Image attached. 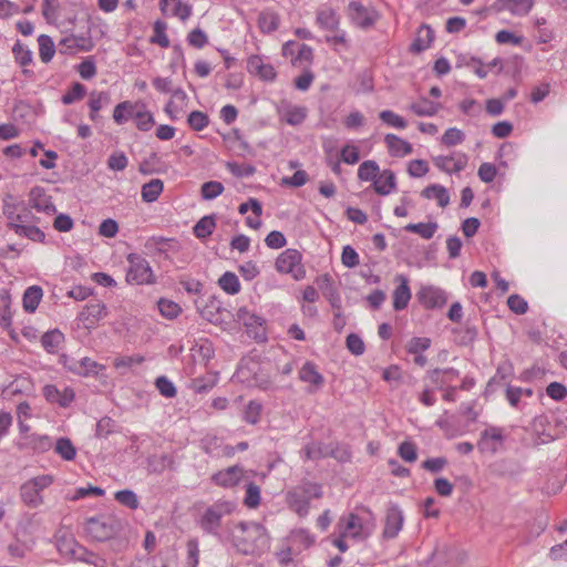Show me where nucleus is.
<instances>
[{
	"label": "nucleus",
	"mask_w": 567,
	"mask_h": 567,
	"mask_svg": "<svg viewBox=\"0 0 567 567\" xmlns=\"http://www.w3.org/2000/svg\"><path fill=\"white\" fill-rule=\"evenodd\" d=\"M228 171L236 177H249L255 174L256 167L251 164L227 163Z\"/></svg>",
	"instance_id": "e2e57ef3"
},
{
	"label": "nucleus",
	"mask_w": 567,
	"mask_h": 567,
	"mask_svg": "<svg viewBox=\"0 0 567 567\" xmlns=\"http://www.w3.org/2000/svg\"><path fill=\"white\" fill-rule=\"evenodd\" d=\"M63 341L64 334L58 329L45 332L41 338V344L49 353H55Z\"/></svg>",
	"instance_id": "c9c22d12"
},
{
	"label": "nucleus",
	"mask_w": 567,
	"mask_h": 567,
	"mask_svg": "<svg viewBox=\"0 0 567 567\" xmlns=\"http://www.w3.org/2000/svg\"><path fill=\"white\" fill-rule=\"evenodd\" d=\"M298 377L300 381L308 383L307 393L309 394L318 392L324 383L323 375L312 361L305 362L298 372Z\"/></svg>",
	"instance_id": "1a4fd4ad"
},
{
	"label": "nucleus",
	"mask_w": 567,
	"mask_h": 567,
	"mask_svg": "<svg viewBox=\"0 0 567 567\" xmlns=\"http://www.w3.org/2000/svg\"><path fill=\"white\" fill-rule=\"evenodd\" d=\"M111 102L110 94L107 92L93 91L90 94L89 107L90 111L99 112L104 105H107Z\"/></svg>",
	"instance_id": "bf43d9fd"
},
{
	"label": "nucleus",
	"mask_w": 567,
	"mask_h": 567,
	"mask_svg": "<svg viewBox=\"0 0 567 567\" xmlns=\"http://www.w3.org/2000/svg\"><path fill=\"white\" fill-rule=\"evenodd\" d=\"M503 8L509 10L513 14L525 16L527 14L533 6L534 0H501Z\"/></svg>",
	"instance_id": "79ce46f5"
},
{
	"label": "nucleus",
	"mask_w": 567,
	"mask_h": 567,
	"mask_svg": "<svg viewBox=\"0 0 567 567\" xmlns=\"http://www.w3.org/2000/svg\"><path fill=\"white\" fill-rule=\"evenodd\" d=\"M80 555L78 557L79 561L92 565L94 567H107V558L101 556L97 553L91 551L87 548L83 547V549H79Z\"/></svg>",
	"instance_id": "c03bdc74"
},
{
	"label": "nucleus",
	"mask_w": 567,
	"mask_h": 567,
	"mask_svg": "<svg viewBox=\"0 0 567 567\" xmlns=\"http://www.w3.org/2000/svg\"><path fill=\"white\" fill-rule=\"evenodd\" d=\"M127 530V523L113 515L90 517L84 523L85 534L95 542H106L120 532Z\"/></svg>",
	"instance_id": "f257e3e1"
},
{
	"label": "nucleus",
	"mask_w": 567,
	"mask_h": 567,
	"mask_svg": "<svg viewBox=\"0 0 567 567\" xmlns=\"http://www.w3.org/2000/svg\"><path fill=\"white\" fill-rule=\"evenodd\" d=\"M398 454L405 462H415L417 458L416 445L411 441H404L399 445Z\"/></svg>",
	"instance_id": "0e129e2a"
},
{
	"label": "nucleus",
	"mask_w": 567,
	"mask_h": 567,
	"mask_svg": "<svg viewBox=\"0 0 567 567\" xmlns=\"http://www.w3.org/2000/svg\"><path fill=\"white\" fill-rule=\"evenodd\" d=\"M20 496L22 502L30 508H37L43 502L41 493L29 482H25L20 487Z\"/></svg>",
	"instance_id": "c85d7f7f"
},
{
	"label": "nucleus",
	"mask_w": 567,
	"mask_h": 567,
	"mask_svg": "<svg viewBox=\"0 0 567 567\" xmlns=\"http://www.w3.org/2000/svg\"><path fill=\"white\" fill-rule=\"evenodd\" d=\"M27 443L25 444H18V447L20 450H23L24 446L31 447L33 451L37 452H45L51 447V441L47 435H37L32 434L25 437Z\"/></svg>",
	"instance_id": "ea45409f"
},
{
	"label": "nucleus",
	"mask_w": 567,
	"mask_h": 567,
	"mask_svg": "<svg viewBox=\"0 0 567 567\" xmlns=\"http://www.w3.org/2000/svg\"><path fill=\"white\" fill-rule=\"evenodd\" d=\"M11 297L8 291H0V326L8 329L12 323L11 318Z\"/></svg>",
	"instance_id": "4c0bfd02"
},
{
	"label": "nucleus",
	"mask_w": 567,
	"mask_h": 567,
	"mask_svg": "<svg viewBox=\"0 0 567 567\" xmlns=\"http://www.w3.org/2000/svg\"><path fill=\"white\" fill-rule=\"evenodd\" d=\"M349 17L355 25L367 29L377 22L379 13L373 8L364 7L358 1H351L349 3Z\"/></svg>",
	"instance_id": "423d86ee"
},
{
	"label": "nucleus",
	"mask_w": 567,
	"mask_h": 567,
	"mask_svg": "<svg viewBox=\"0 0 567 567\" xmlns=\"http://www.w3.org/2000/svg\"><path fill=\"white\" fill-rule=\"evenodd\" d=\"M55 452L65 461H72L76 455V450L68 437H60L56 441Z\"/></svg>",
	"instance_id": "09e8293b"
},
{
	"label": "nucleus",
	"mask_w": 567,
	"mask_h": 567,
	"mask_svg": "<svg viewBox=\"0 0 567 567\" xmlns=\"http://www.w3.org/2000/svg\"><path fill=\"white\" fill-rule=\"evenodd\" d=\"M106 542H109V549L114 554L123 553L128 548L130 540L126 536V532H120L118 534L110 537Z\"/></svg>",
	"instance_id": "603ef678"
},
{
	"label": "nucleus",
	"mask_w": 567,
	"mask_h": 567,
	"mask_svg": "<svg viewBox=\"0 0 567 567\" xmlns=\"http://www.w3.org/2000/svg\"><path fill=\"white\" fill-rule=\"evenodd\" d=\"M460 375V372L454 368H446V369H433L429 370L426 372V379L430 381V383L440 390H443L445 385L453 382L455 379H457Z\"/></svg>",
	"instance_id": "dca6fc26"
},
{
	"label": "nucleus",
	"mask_w": 567,
	"mask_h": 567,
	"mask_svg": "<svg viewBox=\"0 0 567 567\" xmlns=\"http://www.w3.org/2000/svg\"><path fill=\"white\" fill-rule=\"evenodd\" d=\"M280 18L277 12L262 11L258 16V27L262 33H271L279 27Z\"/></svg>",
	"instance_id": "7c9ffc66"
},
{
	"label": "nucleus",
	"mask_w": 567,
	"mask_h": 567,
	"mask_svg": "<svg viewBox=\"0 0 567 567\" xmlns=\"http://www.w3.org/2000/svg\"><path fill=\"white\" fill-rule=\"evenodd\" d=\"M322 497V486L319 483L302 481L287 493V503L298 516L306 517L310 509L311 499Z\"/></svg>",
	"instance_id": "f03ea898"
},
{
	"label": "nucleus",
	"mask_w": 567,
	"mask_h": 567,
	"mask_svg": "<svg viewBox=\"0 0 567 567\" xmlns=\"http://www.w3.org/2000/svg\"><path fill=\"white\" fill-rule=\"evenodd\" d=\"M380 175V167L375 161L368 159L360 164L358 169V178L362 182H373Z\"/></svg>",
	"instance_id": "473e14b6"
},
{
	"label": "nucleus",
	"mask_w": 567,
	"mask_h": 567,
	"mask_svg": "<svg viewBox=\"0 0 567 567\" xmlns=\"http://www.w3.org/2000/svg\"><path fill=\"white\" fill-rule=\"evenodd\" d=\"M42 296L43 290L40 286H31L27 288L22 298L23 309L29 313H33L38 308Z\"/></svg>",
	"instance_id": "bb28decb"
},
{
	"label": "nucleus",
	"mask_w": 567,
	"mask_h": 567,
	"mask_svg": "<svg viewBox=\"0 0 567 567\" xmlns=\"http://www.w3.org/2000/svg\"><path fill=\"white\" fill-rule=\"evenodd\" d=\"M236 509V503L233 501L219 499L208 506L199 519L200 528L210 535H219L221 519L230 515Z\"/></svg>",
	"instance_id": "7ed1b4c3"
},
{
	"label": "nucleus",
	"mask_w": 567,
	"mask_h": 567,
	"mask_svg": "<svg viewBox=\"0 0 567 567\" xmlns=\"http://www.w3.org/2000/svg\"><path fill=\"white\" fill-rule=\"evenodd\" d=\"M12 53L14 55L16 62L21 66H27L32 62L31 50L24 47L19 40L14 43Z\"/></svg>",
	"instance_id": "6e6d98bb"
},
{
	"label": "nucleus",
	"mask_w": 567,
	"mask_h": 567,
	"mask_svg": "<svg viewBox=\"0 0 567 567\" xmlns=\"http://www.w3.org/2000/svg\"><path fill=\"white\" fill-rule=\"evenodd\" d=\"M384 142L393 156H405L413 152L412 145L395 134H386Z\"/></svg>",
	"instance_id": "5701e85b"
},
{
	"label": "nucleus",
	"mask_w": 567,
	"mask_h": 567,
	"mask_svg": "<svg viewBox=\"0 0 567 567\" xmlns=\"http://www.w3.org/2000/svg\"><path fill=\"white\" fill-rule=\"evenodd\" d=\"M157 307L161 315L167 319L176 318L182 311V308L178 303L164 298H161L157 301Z\"/></svg>",
	"instance_id": "3c124183"
},
{
	"label": "nucleus",
	"mask_w": 567,
	"mask_h": 567,
	"mask_svg": "<svg viewBox=\"0 0 567 567\" xmlns=\"http://www.w3.org/2000/svg\"><path fill=\"white\" fill-rule=\"evenodd\" d=\"M243 533H248L249 536L255 538V542L259 543L260 546L268 544V534L264 525L256 522H240L237 525Z\"/></svg>",
	"instance_id": "412c9836"
},
{
	"label": "nucleus",
	"mask_w": 567,
	"mask_h": 567,
	"mask_svg": "<svg viewBox=\"0 0 567 567\" xmlns=\"http://www.w3.org/2000/svg\"><path fill=\"white\" fill-rule=\"evenodd\" d=\"M155 386L158 392L165 398H174L177 393V390L173 382L168 380L165 375H161L155 380Z\"/></svg>",
	"instance_id": "69168bd1"
},
{
	"label": "nucleus",
	"mask_w": 567,
	"mask_h": 567,
	"mask_svg": "<svg viewBox=\"0 0 567 567\" xmlns=\"http://www.w3.org/2000/svg\"><path fill=\"white\" fill-rule=\"evenodd\" d=\"M504 436L503 431L496 426H488L481 433V439L477 443V447L481 452L495 453L498 446L503 443Z\"/></svg>",
	"instance_id": "f8f14e48"
},
{
	"label": "nucleus",
	"mask_w": 567,
	"mask_h": 567,
	"mask_svg": "<svg viewBox=\"0 0 567 567\" xmlns=\"http://www.w3.org/2000/svg\"><path fill=\"white\" fill-rule=\"evenodd\" d=\"M56 547L61 555L78 560L79 549H83L84 546L80 545L71 535H63L58 538Z\"/></svg>",
	"instance_id": "393cba45"
},
{
	"label": "nucleus",
	"mask_w": 567,
	"mask_h": 567,
	"mask_svg": "<svg viewBox=\"0 0 567 567\" xmlns=\"http://www.w3.org/2000/svg\"><path fill=\"white\" fill-rule=\"evenodd\" d=\"M395 281L399 285L393 291V308L400 311L408 307L411 299V290L409 279L404 275H396Z\"/></svg>",
	"instance_id": "a211bd4d"
},
{
	"label": "nucleus",
	"mask_w": 567,
	"mask_h": 567,
	"mask_svg": "<svg viewBox=\"0 0 567 567\" xmlns=\"http://www.w3.org/2000/svg\"><path fill=\"white\" fill-rule=\"evenodd\" d=\"M65 368L82 377L99 375L100 371L105 370L103 364H100L87 357L80 360H72L70 363L65 361Z\"/></svg>",
	"instance_id": "ddd939ff"
},
{
	"label": "nucleus",
	"mask_w": 567,
	"mask_h": 567,
	"mask_svg": "<svg viewBox=\"0 0 567 567\" xmlns=\"http://www.w3.org/2000/svg\"><path fill=\"white\" fill-rule=\"evenodd\" d=\"M136 113H138L136 104L131 101H124L115 106L113 111V118L115 123L123 124L130 118H135Z\"/></svg>",
	"instance_id": "c756f323"
},
{
	"label": "nucleus",
	"mask_w": 567,
	"mask_h": 567,
	"mask_svg": "<svg viewBox=\"0 0 567 567\" xmlns=\"http://www.w3.org/2000/svg\"><path fill=\"white\" fill-rule=\"evenodd\" d=\"M8 227L19 236H24L33 241L43 243L45 234L37 226L21 225L17 223H9Z\"/></svg>",
	"instance_id": "cd10ccee"
},
{
	"label": "nucleus",
	"mask_w": 567,
	"mask_h": 567,
	"mask_svg": "<svg viewBox=\"0 0 567 567\" xmlns=\"http://www.w3.org/2000/svg\"><path fill=\"white\" fill-rule=\"evenodd\" d=\"M107 316L106 306L99 301H90L84 309L80 312L79 319L83 322H87L86 327L95 324L101 319Z\"/></svg>",
	"instance_id": "6ab92c4d"
},
{
	"label": "nucleus",
	"mask_w": 567,
	"mask_h": 567,
	"mask_svg": "<svg viewBox=\"0 0 567 567\" xmlns=\"http://www.w3.org/2000/svg\"><path fill=\"white\" fill-rule=\"evenodd\" d=\"M317 24L329 31H337L339 27V16L331 8H323L317 11Z\"/></svg>",
	"instance_id": "b1692460"
},
{
	"label": "nucleus",
	"mask_w": 567,
	"mask_h": 567,
	"mask_svg": "<svg viewBox=\"0 0 567 567\" xmlns=\"http://www.w3.org/2000/svg\"><path fill=\"white\" fill-rule=\"evenodd\" d=\"M410 109L417 116H433L437 113L440 104L422 97L419 102L412 103Z\"/></svg>",
	"instance_id": "e433bc0d"
},
{
	"label": "nucleus",
	"mask_w": 567,
	"mask_h": 567,
	"mask_svg": "<svg viewBox=\"0 0 567 567\" xmlns=\"http://www.w3.org/2000/svg\"><path fill=\"white\" fill-rule=\"evenodd\" d=\"M316 284L333 309H341V298L333 278L329 274L317 277Z\"/></svg>",
	"instance_id": "9b49d317"
},
{
	"label": "nucleus",
	"mask_w": 567,
	"mask_h": 567,
	"mask_svg": "<svg viewBox=\"0 0 567 567\" xmlns=\"http://www.w3.org/2000/svg\"><path fill=\"white\" fill-rule=\"evenodd\" d=\"M465 140V134L457 127H450L445 131V133L441 137L442 144L447 147L458 145L463 143Z\"/></svg>",
	"instance_id": "864d4df0"
},
{
	"label": "nucleus",
	"mask_w": 567,
	"mask_h": 567,
	"mask_svg": "<svg viewBox=\"0 0 567 567\" xmlns=\"http://www.w3.org/2000/svg\"><path fill=\"white\" fill-rule=\"evenodd\" d=\"M115 430V422L107 416L102 417L96 423L95 435L96 437L105 439Z\"/></svg>",
	"instance_id": "338daca9"
},
{
	"label": "nucleus",
	"mask_w": 567,
	"mask_h": 567,
	"mask_svg": "<svg viewBox=\"0 0 567 567\" xmlns=\"http://www.w3.org/2000/svg\"><path fill=\"white\" fill-rule=\"evenodd\" d=\"M404 522L403 513L396 504H391L385 514L383 538L392 539L398 536Z\"/></svg>",
	"instance_id": "9d476101"
},
{
	"label": "nucleus",
	"mask_w": 567,
	"mask_h": 567,
	"mask_svg": "<svg viewBox=\"0 0 567 567\" xmlns=\"http://www.w3.org/2000/svg\"><path fill=\"white\" fill-rule=\"evenodd\" d=\"M247 70L264 81H274L277 76L275 68L269 63H264L259 55H251L248 59Z\"/></svg>",
	"instance_id": "f3484780"
},
{
	"label": "nucleus",
	"mask_w": 567,
	"mask_h": 567,
	"mask_svg": "<svg viewBox=\"0 0 567 567\" xmlns=\"http://www.w3.org/2000/svg\"><path fill=\"white\" fill-rule=\"evenodd\" d=\"M167 24L163 20H157L154 22L153 31L154 34L151 38V43L158 44L162 48L169 47V39L166 34Z\"/></svg>",
	"instance_id": "37998d69"
},
{
	"label": "nucleus",
	"mask_w": 567,
	"mask_h": 567,
	"mask_svg": "<svg viewBox=\"0 0 567 567\" xmlns=\"http://www.w3.org/2000/svg\"><path fill=\"white\" fill-rule=\"evenodd\" d=\"M419 302L426 309L442 308L447 302V295L441 288L423 286L416 293Z\"/></svg>",
	"instance_id": "0eeeda50"
},
{
	"label": "nucleus",
	"mask_w": 567,
	"mask_h": 567,
	"mask_svg": "<svg viewBox=\"0 0 567 567\" xmlns=\"http://www.w3.org/2000/svg\"><path fill=\"white\" fill-rule=\"evenodd\" d=\"M436 229L437 224L434 221L409 224L404 227V230L417 234L424 239H431L434 236Z\"/></svg>",
	"instance_id": "58836bf2"
},
{
	"label": "nucleus",
	"mask_w": 567,
	"mask_h": 567,
	"mask_svg": "<svg viewBox=\"0 0 567 567\" xmlns=\"http://www.w3.org/2000/svg\"><path fill=\"white\" fill-rule=\"evenodd\" d=\"M85 94L86 87L80 82H74L70 86L69 91L65 94H63L61 101L63 104L70 105L76 101L82 100L85 96Z\"/></svg>",
	"instance_id": "de8ad7c7"
},
{
	"label": "nucleus",
	"mask_w": 567,
	"mask_h": 567,
	"mask_svg": "<svg viewBox=\"0 0 567 567\" xmlns=\"http://www.w3.org/2000/svg\"><path fill=\"white\" fill-rule=\"evenodd\" d=\"M196 307L200 316L210 323L221 324L225 321L226 309L223 308V302L217 297L210 296L204 305L196 301Z\"/></svg>",
	"instance_id": "6e6552de"
},
{
	"label": "nucleus",
	"mask_w": 567,
	"mask_h": 567,
	"mask_svg": "<svg viewBox=\"0 0 567 567\" xmlns=\"http://www.w3.org/2000/svg\"><path fill=\"white\" fill-rule=\"evenodd\" d=\"M224 192V185L220 182L210 181L202 185L200 194L206 200H210L219 196Z\"/></svg>",
	"instance_id": "13d9d810"
},
{
	"label": "nucleus",
	"mask_w": 567,
	"mask_h": 567,
	"mask_svg": "<svg viewBox=\"0 0 567 567\" xmlns=\"http://www.w3.org/2000/svg\"><path fill=\"white\" fill-rule=\"evenodd\" d=\"M114 497L120 504L130 509H136L140 505L136 494L131 489L118 491L115 493Z\"/></svg>",
	"instance_id": "052dcab7"
},
{
	"label": "nucleus",
	"mask_w": 567,
	"mask_h": 567,
	"mask_svg": "<svg viewBox=\"0 0 567 567\" xmlns=\"http://www.w3.org/2000/svg\"><path fill=\"white\" fill-rule=\"evenodd\" d=\"M301 252L297 249H286L276 259V269L281 274H289L295 280H301L306 276V269L301 264Z\"/></svg>",
	"instance_id": "20e7f679"
},
{
	"label": "nucleus",
	"mask_w": 567,
	"mask_h": 567,
	"mask_svg": "<svg viewBox=\"0 0 567 567\" xmlns=\"http://www.w3.org/2000/svg\"><path fill=\"white\" fill-rule=\"evenodd\" d=\"M218 285L228 295H236L240 291L239 279L231 271H226L218 279Z\"/></svg>",
	"instance_id": "a19ab883"
},
{
	"label": "nucleus",
	"mask_w": 567,
	"mask_h": 567,
	"mask_svg": "<svg viewBox=\"0 0 567 567\" xmlns=\"http://www.w3.org/2000/svg\"><path fill=\"white\" fill-rule=\"evenodd\" d=\"M39 53L42 62L48 63L52 60L55 49L52 39L47 34H41L38 38Z\"/></svg>",
	"instance_id": "a18cd8bd"
},
{
	"label": "nucleus",
	"mask_w": 567,
	"mask_h": 567,
	"mask_svg": "<svg viewBox=\"0 0 567 567\" xmlns=\"http://www.w3.org/2000/svg\"><path fill=\"white\" fill-rule=\"evenodd\" d=\"M187 123L194 131L199 132L207 127L209 124V118L208 115L204 112L193 111L188 114Z\"/></svg>",
	"instance_id": "4d7b16f0"
},
{
	"label": "nucleus",
	"mask_w": 567,
	"mask_h": 567,
	"mask_svg": "<svg viewBox=\"0 0 567 567\" xmlns=\"http://www.w3.org/2000/svg\"><path fill=\"white\" fill-rule=\"evenodd\" d=\"M236 319L239 323H243L247 328L260 327L264 321L261 317L248 311L246 307L238 309Z\"/></svg>",
	"instance_id": "49530a36"
},
{
	"label": "nucleus",
	"mask_w": 567,
	"mask_h": 567,
	"mask_svg": "<svg viewBox=\"0 0 567 567\" xmlns=\"http://www.w3.org/2000/svg\"><path fill=\"white\" fill-rule=\"evenodd\" d=\"M373 188L381 196L389 195L396 188L395 174L391 169H384L374 181Z\"/></svg>",
	"instance_id": "4be33fe9"
},
{
	"label": "nucleus",
	"mask_w": 567,
	"mask_h": 567,
	"mask_svg": "<svg viewBox=\"0 0 567 567\" xmlns=\"http://www.w3.org/2000/svg\"><path fill=\"white\" fill-rule=\"evenodd\" d=\"M285 121L291 126H298L307 117V109L305 106L286 105L282 109Z\"/></svg>",
	"instance_id": "2f4dec72"
},
{
	"label": "nucleus",
	"mask_w": 567,
	"mask_h": 567,
	"mask_svg": "<svg viewBox=\"0 0 567 567\" xmlns=\"http://www.w3.org/2000/svg\"><path fill=\"white\" fill-rule=\"evenodd\" d=\"M305 458L306 460H320L327 456H334V453L331 451L330 453L324 451L322 445L317 442L308 443L303 447Z\"/></svg>",
	"instance_id": "8fccbe9b"
},
{
	"label": "nucleus",
	"mask_w": 567,
	"mask_h": 567,
	"mask_svg": "<svg viewBox=\"0 0 567 567\" xmlns=\"http://www.w3.org/2000/svg\"><path fill=\"white\" fill-rule=\"evenodd\" d=\"M29 197L30 205L35 210L45 213L47 215L55 213V205L51 200V197L45 195L42 187L35 186L31 188Z\"/></svg>",
	"instance_id": "2eb2a0df"
},
{
	"label": "nucleus",
	"mask_w": 567,
	"mask_h": 567,
	"mask_svg": "<svg viewBox=\"0 0 567 567\" xmlns=\"http://www.w3.org/2000/svg\"><path fill=\"white\" fill-rule=\"evenodd\" d=\"M130 268L126 274L128 284L144 285L153 282V271L148 261L138 254L127 256Z\"/></svg>",
	"instance_id": "39448f33"
},
{
	"label": "nucleus",
	"mask_w": 567,
	"mask_h": 567,
	"mask_svg": "<svg viewBox=\"0 0 567 567\" xmlns=\"http://www.w3.org/2000/svg\"><path fill=\"white\" fill-rule=\"evenodd\" d=\"M164 189L163 181L158 178H154L148 183L144 184L142 187V199L146 203H153L157 200L161 193Z\"/></svg>",
	"instance_id": "f704fd0d"
},
{
	"label": "nucleus",
	"mask_w": 567,
	"mask_h": 567,
	"mask_svg": "<svg viewBox=\"0 0 567 567\" xmlns=\"http://www.w3.org/2000/svg\"><path fill=\"white\" fill-rule=\"evenodd\" d=\"M187 42L196 49H202L208 43V37L202 29L196 28L188 33Z\"/></svg>",
	"instance_id": "774afa93"
},
{
	"label": "nucleus",
	"mask_w": 567,
	"mask_h": 567,
	"mask_svg": "<svg viewBox=\"0 0 567 567\" xmlns=\"http://www.w3.org/2000/svg\"><path fill=\"white\" fill-rule=\"evenodd\" d=\"M421 196L426 199L435 198L437 200V205L442 208L446 207L450 203V195L447 189L439 184H432L425 187L421 192Z\"/></svg>",
	"instance_id": "a878e982"
},
{
	"label": "nucleus",
	"mask_w": 567,
	"mask_h": 567,
	"mask_svg": "<svg viewBox=\"0 0 567 567\" xmlns=\"http://www.w3.org/2000/svg\"><path fill=\"white\" fill-rule=\"evenodd\" d=\"M216 227L215 217L213 215L202 217L194 226L193 233L198 239L209 237Z\"/></svg>",
	"instance_id": "72a5a7b5"
},
{
	"label": "nucleus",
	"mask_w": 567,
	"mask_h": 567,
	"mask_svg": "<svg viewBox=\"0 0 567 567\" xmlns=\"http://www.w3.org/2000/svg\"><path fill=\"white\" fill-rule=\"evenodd\" d=\"M434 31L429 24H421L417 30L415 40L410 45V52L421 53L422 51L426 50L434 41Z\"/></svg>",
	"instance_id": "aec40b11"
},
{
	"label": "nucleus",
	"mask_w": 567,
	"mask_h": 567,
	"mask_svg": "<svg viewBox=\"0 0 567 567\" xmlns=\"http://www.w3.org/2000/svg\"><path fill=\"white\" fill-rule=\"evenodd\" d=\"M260 504V488L254 483L249 482L246 485V496L244 498V505L248 508H256Z\"/></svg>",
	"instance_id": "5fc2aeb1"
},
{
	"label": "nucleus",
	"mask_w": 567,
	"mask_h": 567,
	"mask_svg": "<svg viewBox=\"0 0 567 567\" xmlns=\"http://www.w3.org/2000/svg\"><path fill=\"white\" fill-rule=\"evenodd\" d=\"M431 347V339L425 337H413L406 343V351L411 354L423 353Z\"/></svg>",
	"instance_id": "680f3d73"
},
{
	"label": "nucleus",
	"mask_w": 567,
	"mask_h": 567,
	"mask_svg": "<svg viewBox=\"0 0 567 567\" xmlns=\"http://www.w3.org/2000/svg\"><path fill=\"white\" fill-rule=\"evenodd\" d=\"M244 474V468L239 465L229 466L212 476V482L217 486L233 487L237 485Z\"/></svg>",
	"instance_id": "4468645a"
}]
</instances>
